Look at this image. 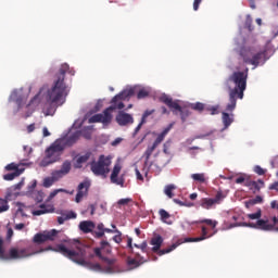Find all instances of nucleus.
Listing matches in <instances>:
<instances>
[{
    "label": "nucleus",
    "mask_w": 278,
    "mask_h": 278,
    "mask_svg": "<svg viewBox=\"0 0 278 278\" xmlns=\"http://www.w3.org/2000/svg\"><path fill=\"white\" fill-rule=\"evenodd\" d=\"M71 168H72V164L71 161H65L62 166L61 169H59L61 173L64 174V176L66 177V175H68V173H71Z\"/></svg>",
    "instance_id": "obj_30"
},
{
    "label": "nucleus",
    "mask_w": 278,
    "mask_h": 278,
    "mask_svg": "<svg viewBox=\"0 0 278 278\" xmlns=\"http://www.w3.org/2000/svg\"><path fill=\"white\" fill-rule=\"evenodd\" d=\"M134 89H126L113 97L111 103L112 105L109 106L103 111V113L96 114L89 118V123H102L103 125H110L112 123V112L114 110H123L125 108V103L118 101H125V99H129V97H134ZM118 102V103H116Z\"/></svg>",
    "instance_id": "obj_4"
},
{
    "label": "nucleus",
    "mask_w": 278,
    "mask_h": 278,
    "mask_svg": "<svg viewBox=\"0 0 278 278\" xmlns=\"http://www.w3.org/2000/svg\"><path fill=\"white\" fill-rule=\"evenodd\" d=\"M103 236H105V231L103 230H99L94 232L96 238H103Z\"/></svg>",
    "instance_id": "obj_60"
},
{
    "label": "nucleus",
    "mask_w": 278,
    "mask_h": 278,
    "mask_svg": "<svg viewBox=\"0 0 278 278\" xmlns=\"http://www.w3.org/2000/svg\"><path fill=\"white\" fill-rule=\"evenodd\" d=\"M161 103H164L167 105V108L170 110V112L174 114V116H177L180 114V118L182 123H186L188 121V116H190V109L188 106H181L179 105V100H173V98L163 94L160 98Z\"/></svg>",
    "instance_id": "obj_7"
},
{
    "label": "nucleus",
    "mask_w": 278,
    "mask_h": 278,
    "mask_svg": "<svg viewBox=\"0 0 278 278\" xmlns=\"http://www.w3.org/2000/svg\"><path fill=\"white\" fill-rule=\"evenodd\" d=\"M270 207L271 210H278V201L277 200L271 201Z\"/></svg>",
    "instance_id": "obj_62"
},
{
    "label": "nucleus",
    "mask_w": 278,
    "mask_h": 278,
    "mask_svg": "<svg viewBox=\"0 0 278 278\" xmlns=\"http://www.w3.org/2000/svg\"><path fill=\"white\" fill-rule=\"evenodd\" d=\"M270 166H271V168H277L276 175L278 176V160H277V159H274V160L270 162Z\"/></svg>",
    "instance_id": "obj_58"
},
{
    "label": "nucleus",
    "mask_w": 278,
    "mask_h": 278,
    "mask_svg": "<svg viewBox=\"0 0 278 278\" xmlns=\"http://www.w3.org/2000/svg\"><path fill=\"white\" fill-rule=\"evenodd\" d=\"M101 251H103V249L101 248L93 249L96 257H99V260H101V262L105 264L104 271L108 273L109 275L116 273V270H118V266H116V258L105 257L103 256Z\"/></svg>",
    "instance_id": "obj_10"
},
{
    "label": "nucleus",
    "mask_w": 278,
    "mask_h": 278,
    "mask_svg": "<svg viewBox=\"0 0 278 278\" xmlns=\"http://www.w3.org/2000/svg\"><path fill=\"white\" fill-rule=\"evenodd\" d=\"M64 151V144L60 141H55L45 151V157L40 161L39 166L41 168H47L55 162H60L62 157V152Z\"/></svg>",
    "instance_id": "obj_6"
},
{
    "label": "nucleus",
    "mask_w": 278,
    "mask_h": 278,
    "mask_svg": "<svg viewBox=\"0 0 278 278\" xmlns=\"http://www.w3.org/2000/svg\"><path fill=\"white\" fill-rule=\"evenodd\" d=\"M207 238V228L205 226H202V236L198 238H185L182 239V242H201L203 240H206Z\"/></svg>",
    "instance_id": "obj_23"
},
{
    "label": "nucleus",
    "mask_w": 278,
    "mask_h": 278,
    "mask_svg": "<svg viewBox=\"0 0 278 278\" xmlns=\"http://www.w3.org/2000/svg\"><path fill=\"white\" fill-rule=\"evenodd\" d=\"M191 178L198 184H205V174H192Z\"/></svg>",
    "instance_id": "obj_38"
},
{
    "label": "nucleus",
    "mask_w": 278,
    "mask_h": 278,
    "mask_svg": "<svg viewBox=\"0 0 278 278\" xmlns=\"http://www.w3.org/2000/svg\"><path fill=\"white\" fill-rule=\"evenodd\" d=\"M21 175H23V169H17L16 172L4 175L3 179L5 181H13V179H16V177H21Z\"/></svg>",
    "instance_id": "obj_29"
},
{
    "label": "nucleus",
    "mask_w": 278,
    "mask_h": 278,
    "mask_svg": "<svg viewBox=\"0 0 278 278\" xmlns=\"http://www.w3.org/2000/svg\"><path fill=\"white\" fill-rule=\"evenodd\" d=\"M176 188L177 187L175 185H167L165 187L164 193L166 194V197H168V199H173L175 197L173 190H176Z\"/></svg>",
    "instance_id": "obj_34"
},
{
    "label": "nucleus",
    "mask_w": 278,
    "mask_h": 278,
    "mask_svg": "<svg viewBox=\"0 0 278 278\" xmlns=\"http://www.w3.org/2000/svg\"><path fill=\"white\" fill-rule=\"evenodd\" d=\"M42 132H43V138L51 136V132H49V129L47 127H43Z\"/></svg>",
    "instance_id": "obj_64"
},
{
    "label": "nucleus",
    "mask_w": 278,
    "mask_h": 278,
    "mask_svg": "<svg viewBox=\"0 0 278 278\" xmlns=\"http://www.w3.org/2000/svg\"><path fill=\"white\" fill-rule=\"evenodd\" d=\"M223 199H225V195H223V191H217L215 198H202L199 201V205L203 210H212L214 205H220Z\"/></svg>",
    "instance_id": "obj_12"
},
{
    "label": "nucleus",
    "mask_w": 278,
    "mask_h": 278,
    "mask_svg": "<svg viewBox=\"0 0 278 278\" xmlns=\"http://www.w3.org/2000/svg\"><path fill=\"white\" fill-rule=\"evenodd\" d=\"M88 190H90V181L86 180L78 185L75 198L76 203H81L84 197H88Z\"/></svg>",
    "instance_id": "obj_14"
},
{
    "label": "nucleus",
    "mask_w": 278,
    "mask_h": 278,
    "mask_svg": "<svg viewBox=\"0 0 278 278\" xmlns=\"http://www.w3.org/2000/svg\"><path fill=\"white\" fill-rule=\"evenodd\" d=\"M170 129H173V124H169L166 128H164V130L156 137L153 144H155L156 147H160V144L164 142V139L166 138V136H168V131H170Z\"/></svg>",
    "instance_id": "obj_22"
},
{
    "label": "nucleus",
    "mask_w": 278,
    "mask_h": 278,
    "mask_svg": "<svg viewBox=\"0 0 278 278\" xmlns=\"http://www.w3.org/2000/svg\"><path fill=\"white\" fill-rule=\"evenodd\" d=\"M61 217L64 219V220H71L73 218H77V213L73 212V211H70L67 213H62Z\"/></svg>",
    "instance_id": "obj_41"
},
{
    "label": "nucleus",
    "mask_w": 278,
    "mask_h": 278,
    "mask_svg": "<svg viewBox=\"0 0 278 278\" xmlns=\"http://www.w3.org/2000/svg\"><path fill=\"white\" fill-rule=\"evenodd\" d=\"M249 179H247L244 176H239L238 178H236L235 182L236 184H244V186H247V181Z\"/></svg>",
    "instance_id": "obj_54"
},
{
    "label": "nucleus",
    "mask_w": 278,
    "mask_h": 278,
    "mask_svg": "<svg viewBox=\"0 0 278 278\" xmlns=\"http://www.w3.org/2000/svg\"><path fill=\"white\" fill-rule=\"evenodd\" d=\"M96 225L91 220H84L79 224V229L83 231V233H92V230L94 229Z\"/></svg>",
    "instance_id": "obj_21"
},
{
    "label": "nucleus",
    "mask_w": 278,
    "mask_h": 278,
    "mask_svg": "<svg viewBox=\"0 0 278 278\" xmlns=\"http://www.w3.org/2000/svg\"><path fill=\"white\" fill-rule=\"evenodd\" d=\"M135 173L139 181H144V177L142 176V174H140V170L138 168L135 169Z\"/></svg>",
    "instance_id": "obj_59"
},
{
    "label": "nucleus",
    "mask_w": 278,
    "mask_h": 278,
    "mask_svg": "<svg viewBox=\"0 0 278 278\" xmlns=\"http://www.w3.org/2000/svg\"><path fill=\"white\" fill-rule=\"evenodd\" d=\"M253 20L251 18V16L247 17L245 21V27H248L249 31H253Z\"/></svg>",
    "instance_id": "obj_53"
},
{
    "label": "nucleus",
    "mask_w": 278,
    "mask_h": 278,
    "mask_svg": "<svg viewBox=\"0 0 278 278\" xmlns=\"http://www.w3.org/2000/svg\"><path fill=\"white\" fill-rule=\"evenodd\" d=\"M127 266H129L130 270H134V268H138V266H140V263L136 258L128 257Z\"/></svg>",
    "instance_id": "obj_39"
},
{
    "label": "nucleus",
    "mask_w": 278,
    "mask_h": 278,
    "mask_svg": "<svg viewBox=\"0 0 278 278\" xmlns=\"http://www.w3.org/2000/svg\"><path fill=\"white\" fill-rule=\"evenodd\" d=\"M202 2H203V0H193L194 12H197V10H199V7L201 5Z\"/></svg>",
    "instance_id": "obj_56"
},
{
    "label": "nucleus",
    "mask_w": 278,
    "mask_h": 278,
    "mask_svg": "<svg viewBox=\"0 0 278 278\" xmlns=\"http://www.w3.org/2000/svg\"><path fill=\"white\" fill-rule=\"evenodd\" d=\"M36 129V124H30L27 126V132L31 134L33 131H35Z\"/></svg>",
    "instance_id": "obj_61"
},
{
    "label": "nucleus",
    "mask_w": 278,
    "mask_h": 278,
    "mask_svg": "<svg viewBox=\"0 0 278 278\" xmlns=\"http://www.w3.org/2000/svg\"><path fill=\"white\" fill-rule=\"evenodd\" d=\"M121 164H115L111 174V184H116V186H125V178L121 177L118 178V175H121L122 170Z\"/></svg>",
    "instance_id": "obj_15"
},
{
    "label": "nucleus",
    "mask_w": 278,
    "mask_h": 278,
    "mask_svg": "<svg viewBox=\"0 0 278 278\" xmlns=\"http://www.w3.org/2000/svg\"><path fill=\"white\" fill-rule=\"evenodd\" d=\"M59 192H66V194H73V191L68 192L66 189H55L54 191H52L49 194L48 201H51V200L55 199V197H58Z\"/></svg>",
    "instance_id": "obj_35"
},
{
    "label": "nucleus",
    "mask_w": 278,
    "mask_h": 278,
    "mask_svg": "<svg viewBox=\"0 0 278 278\" xmlns=\"http://www.w3.org/2000/svg\"><path fill=\"white\" fill-rule=\"evenodd\" d=\"M152 114H155V109L152 110H146L141 117V123H147V118L151 116Z\"/></svg>",
    "instance_id": "obj_44"
},
{
    "label": "nucleus",
    "mask_w": 278,
    "mask_h": 278,
    "mask_svg": "<svg viewBox=\"0 0 278 278\" xmlns=\"http://www.w3.org/2000/svg\"><path fill=\"white\" fill-rule=\"evenodd\" d=\"M240 55H241L244 64H249V62L247 60H252L253 51H251V49H243V50H241Z\"/></svg>",
    "instance_id": "obj_27"
},
{
    "label": "nucleus",
    "mask_w": 278,
    "mask_h": 278,
    "mask_svg": "<svg viewBox=\"0 0 278 278\" xmlns=\"http://www.w3.org/2000/svg\"><path fill=\"white\" fill-rule=\"evenodd\" d=\"M55 207L50 204H40L38 210L31 212L33 216H42V214H53Z\"/></svg>",
    "instance_id": "obj_17"
},
{
    "label": "nucleus",
    "mask_w": 278,
    "mask_h": 278,
    "mask_svg": "<svg viewBox=\"0 0 278 278\" xmlns=\"http://www.w3.org/2000/svg\"><path fill=\"white\" fill-rule=\"evenodd\" d=\"M5 169H7V170H14V173H16L17 170H22V173H25V168H18V166L16 165V163L8 164V165L5 166Z\"/></svg>",
    "instance_id": "obj_42"
},
{
    "label": "nucleus",
    "mask_w": 278,
    "mask_h": 278,
    "mask_svg": "<svg viewBox=\"0 0 278 278\" xmlns=\"http://www.w3.org/2000/svg\"><path fill=\"white\" fill-rule=\"evenodd\" d=\"M150 244L152 247V253H157V255H166V253H170L177 249V247L184 244V239H178L176 243H173L167 249H162V244H164V238L160 235H154L153 238L150 240Z\"/></svg>",
    "instance_id": "obj_9"
},
{
    "label": "nucleus",
    "mask_w": 278,
    "mask_h": 278,
    "mask_svg": "<svg viewBox=\"0 0 278 278\" xmlns=\"http://www.w3.org/2000/svg\"><path fill=\"white\" fill-rule=\"evenodd\" d=\"M200 225H208L212 229H216L218 222L214 219H201L198 222Z\"/></svg>",
    "instance_id": "obj_31"
},
{
    "label": "nucleus",
    "mask_w": 278,
    "mask_h": 278,
    "mask_svg": "<svg viewBox=\"0 0 278 278\" xmlns=\"http://www.w3.org/2000/svg\"><path fill=\"white\" fill-rule=\"evenodd\" d=\"M220 106L219 105H214V106H206L205 111L208 112L211 114V116H216V114H219L220 111Z\"/></svg>",
    "instance_id": "obj_37"
},
{
    "label": "nucleus",
    "mask_w": 278,
    "mask_h": 278,
    "mask_svg": "<svg viewBox=\"0 0 278 278\" xmlns=\"http://www.w3.org/2000/svg\"><path fill=\"white\" fill-rule=\"evenodd\" d=\"M157 149V146L153 143L151 147H148L143 156L146 157L144 164H149V160L151 159V155H153V151Z\"/></svg>",
    "instance_id": "obj_28"
},
{
    "label": "nucleus",
    "mask_w": 278,
    "mask_h": 278,
    "mask_svg": "<svg viewBox=\"0 0 278 278\" xmlns=\"http://www.w3.org/2000/svg\"><path fill=\"white\" fill-rule=\"evenodd\" d=\"M45 251H53V248L48 247L46 249L37 250L36 245L33 243L23 249L11 248L5 254V250L3 249V239L0 238V260H23L25 257H31V255H36L38 253H45Z\"/></svg>",
    "instance_id": "obj_5"
},
{
    "label": "nucleus",
    "mask_w": 278,
    "mask_h": 278,
    "mask_svg": "<svg viewBox=\"0 0 278 278\" xmlns=\"http://www.w3.org/2000/svg\"><path fill=\"white\" fill-rule=\"evenodd\" d=\"M28 197H30V199H34L36 203H42V201H45V192L42 191H33L28 194Z\"/></svg>",
    "instance_id": "obj_25"
},
{
    "label": "nucleus",
    "mask_w": 278,
    "mask_h": 278,
    "mask_svg": "<svg viewBox=\"0 0 278 278\" xmlns=\"http://www.w3.org/2000/svg\"><path fill=\"white\" fill-rule=\"evenodd\" d=\"M254 173H256V175H266V169L262 168V166L256 165L254 166Z\"/></svg>",
    "instance_id": "obj_51"
},
{
    "label": "nucleus",
    "mask_w": 278,
    "mask_h": 278,
    "mask_svg": "<svg viewBox=\"0 0 278 278\" xmlns=\"http://www.w3.org/2000/svg\"><path fill=\"white\" fill-rule=\"evenodd\" d=\"M91 157H92L91 151H87L85 152V154L76 156L74 168H84V164H86Z\"/></svg>",
    "instance_id": "obj_18"
},
{
    "label": "nucleus",
    "mask_w": 278,
    "mask_h": 278,
    "mask_svg": "<svg viewBox=\"0 0 278 278\" xmlns=\"http://www.w3.org/2000/svg\"><path fill=\"white\" fill-rule=\"evenodd\" d=\"M147 97H149V91H147V89H141L137 93L138 99H147Z\"/></svg>",
    "instance_id": "obj_49"
},
{
    "label": "nucleus",
    "mask_w": 278,
    "mask_h": 278,
    "mask_svg": "<svg viewBox=\"0 0 278 278\" xmlns=\"http://www.w3.org/2000/svg\"><path fill=\"white\" fill-rule=\"evenodd\" d=\"M128 203H131V198L121 199L117 202L119 205H127Z\"/></svg>",
    "instance_id": "obj_55"
},
{
    "label": "nucleus",
    "mask_w": 278,
    "mask_h": 278,
    "mask_svg": "<svg viewBox=\"0 0 278 278\" xmlns=\"http://www.w3.org/2000/svg\"><path fill=\"white\" fill-rule=\"evenodd\" d=\"M269 190H276V191L278 192V181L271 184V185L269 186Z\"/></svg>",
    "instance_id": "obj_63"
},
{
    "label": "nucleus",
    "mask_w": 278,
    "mask_h": 278,
    "mask_svg": "<svg viewBox=\"0 0 278 278\" xmlns=\"http://www.w3.org/2000/svg\"><path fill=\"white\" fill-rule=\"evenodd\" d=\"M116 123L121 125V127H125L126 125H134V116L129 113H125L119 111L116 115Z\"/></svg>",
    "instance_id": "obj_16"
},
{
    "label": "nucleus",
    "mask_w": 278,
    "mask_h": 278,
    "mask_svg": "<svg viewBox=\"0 0 278 278\" xmlns=\"http://www.w3.org/2000/svg\"><path fill=\"white\" fill-rule=\"evenodd\" d=\"M66 73L72 77L75 76V70H71L67 63H63L55 75L53 86L48 89L46 93V101L49 103V108L45 110L46 116H53L60 105L66 103V97H68V86L64 79H66Z\"/></svg>",
    "instance_id": "obj_1"
},
{
    "label": "nucleus",
    "mask_w": 278,
    "mask_h": 278,
    "mask_svg": "<svg viewBox=\"0 0 278 278\" xmlns=\"http://www.w3.org/2000/svg\"><path fill=\"white\" fill-rule=\"evenodd\" d=\"M115 233L117 235L113 237V240L116 242V244H121V242H123V238L121 237L122 233L118 231V229H115Z\"/></svg>",
    "instance_id": "obj_50"
},
{
    "label": "nucleus",
    "mask_w": 278,
    "mask_h": 278,
    "mask_svg": "<svg viewBox=\"0 0 278 278\" xmlns=\"http://www.w3.org/2000/svg\"><path fill=\"white\" fill-rule=\"evenodd\" d=\"M89 250L90 248H88L87 245L78 243L75 250H71L64 247V244H59L55 251L58 253H61V255H64V257H67L75 264H78V266H87L88 268H90V270H94L96 273H105V264L104 266H101V264L99 263L92 264L87 262L86 255H88Z\"/></svg>",
    "instance_id": "obj_3"
},
{
    "label": "nucleus",
    "mask_w": 278,
    "mask_h": 278,
    "mask_svg": "<svg viewBox=\"0 0 278 278\" xmlns=\"http://www.w3.org/2000/svg\"><path fill=\"white\" fill-rule=\"evenodd\" d=\"M245 186L250 188V190H261L262 187L254 180H247Z\"/></svg>",
    "instance_id": "obj_36"
},
{
    "label": "nucleus",
    "mask_w": 278,
    "mask_h": 278,
    "mask_svg": "<svg viewBox=\"0 0 278 278\" xmlns=\"http://www.w3.org/2000/svg\"><path fill=\"white\" fill-rule=\"evenodd\" d=\"M149 247V244L147 243V241H143L140 245L139 249L142 251V253H147V248Z\"/></svg>",
    "instance_id": "obj_57"
},
{
    "label": "nucleus",
    "mask_w": 278,
    "mask_h": 278,
    "mask_svg": "<svg viewBox=\"0 0 278 278\" xmlns=\"http://www.w3.org/2000/svg\"><path fill=\"white\" fill-rule=\"evenodd\" d=\"M274 224H268V220L258 219L256 223H243L242 227H252L253 229H262L263 231H273L278 223L277 217H273Z\"/></svg>",
    "instance_id": "obj_11"
},
{
    "label": "nucleus",
    "mask_w": 278,
    "mask_h": 278,
    "mask_svg": "<svg viewBox=\"0 0 278 278\" xmlns=\"http://www.w3.org/2000/svg\"><path fill=\"white\" fill-rule=\"evenodd\" d=\"M100 249H102V251L106 250V253H112V248L110 247V242L108 241H101Z\"/></svg>",
    "instance_id": "obj_46"
},
{
    "label": "nucleus",
    "mask_w": 278,
    "mask_h": 278,
    "mask_svg": "<svg viewBox=\"0 0 278 278\" xmlns=\"http://www.w3.org/2000/svg\"><path fill=\"white\" fill-rule=\"evenodd\" d=\"M62 177H65V176L60 169L52 172V179H54V181H60Z\"/></svg>",
    "instance_id": "obj_47"
},
{
    "label": "nucleus",
    "mask_w": 278,
    "mask_h": 278,
    "mask_svg": "<svg viewBox=\"0 0 278 278\" xmlns=\"http://www.w3.org/2000/svg\"><path fill=\"white\" fill-rule=\"evenodd\" d=\"M110 166H112V157L102 154L98 161L90 163V170L96 177H103L105 179L110 174Z\"/></svg>",
    "instance_id": "obj_8"
},
{
    "label": "nucleus",
    "mask_w": 278,
    "mask_h": 278,
    "mask_svg": "<svg viewBox=\"0 0 278 278\" xmlns=\"http://www.w3.org/2000/svg\"><path fill=\"white\" fill-rule=\"evenodd\" d=\"M36 186H38V181L33 180L29 185H28V190H27V197L29 194H31V192H36Z\"/></svg>",
    "instance_id": "obj_48"
},
{
    "label": "nucleus",
    "mask_w": 278,
    "mask_h": 278,
    "mask_svg": "<svg viewBox=\"0 0 278 278\" xmlns=\"http://www.w3.org/2000/svg\"><path fill=\"white\" fill-rule=\"evenodd\" d=\"M79 136H81V132L76 131L74 132L72 136L63 139L61 142V144H63V147H73V144H75V142H77L79 140Z\"/></svg>",
    "instance_id": "obj_19"
},
{
    "label": "nucleus",
    "mask_w": 278,
    "mask_h": 278,
    "mask_svg": "<svg viewBox=\"0 0 278 278\" xmlns=\"http://www.w3.org/2000/svg\"><path fill=\"white\" fill-rule=\"evenodd\" d=\"M58 237V230L52 229L47 232H39L34 236L33 242L35 244H45V242H49V240L52 242Z\"/></svg>",
    "instance_id": "obj_13"
},
{
    "label": "nucleus",
    "mask_w": 278,
    "mask_h": 278,
    "mask_svg": "<svg viewBox=\"0 0 278 278\" xmlns=\"http://www.w3.org/2000/svg\"><path fill=\"white\" fill-rule=\"evenodd\" d=\"M247 79H249V68L245 72H233L225 81L229 90V103L226 105V112H233L238 99H244L247 90Z\"/></svg>",
    "instance_id": "obj_2"
},
{
    "label": "nucleus",
    "mask_w": 278,
    "mask_h": 278,
    "mask_svg": "<svg viewBox=\"0 0 278 278\" xmlns=\"http://www.w3.org/2000/svg\"><path fill=\"white\" fill-rule=\"evenodd\" d=\"M10 210V205H8V200L0 198V214H3V212H8Z\"/></svg>",
    "instance_id": "obj_40"
},
{
    "label": "nucleus",
    "mask_w": 278,
    "mask_h": 278,
    "mask_svg": "<svg viewBox=\"0 0 278 278\" xmlns=\"http://www.w3.org/2000/svg\"><path fill=\"white\" fill-rule=\"evenodd\" d=\"M222 121L224 123V127L225 129H227L228 127L231 126V123H233V113H227V112H223L222 113Z\"/></svg>",
    "instance_id": "obj_24"
},
{
    "label": "nucleus",
    "mask_w": 278,
    "mask_h": 278,
    "mask_svg": "<svg viewBox=\"0 0 278 278\" xmlns=\"http://www.w3.org/2000/svg\"><path fill=\"white\" fill-rule=\"evenodd\" d=\"M248 218H250V220H260V218H262V210L258 208L256 213L248 214Z\"/></svg>",
    "instance_id": "obj_43"
},
{
    "label": "nucleus",
    "mask_w": 278,
    "mask_h": 278,
    "mask_svg": "<svg viewBox=\"0 0 278 278\" xmlns=\"http://www.w3.org/2000/svg\"><path fill=\"white\" fill-rule=\"evenodd\" d=\"M264 55H266V53L264 52H257L255 54H252V59H247L248 64H251L252 66H254V68H257V66H260V62H262Z\"/></svg>",
    "instance_id": "obj_20"
},
{
    "label": "nucleus",
    "mask_w": 278,
    "mask_h": 278,
    "mask_svg": "<svg viewBox=\"0 0 278 278\" xmlns=\"http://www.w3.org/2000/svg\"><path fill=\"white\" fill-rule=\"evenodd\" d=\"M54 182H55V179L52 176L46 177L43 179V188H51V186H53Z\"/></svg>",
    "instance_id": "obj_45"
},
{
    "label": "nucleus",
    "mask_w": 278,
    "mask_h": 278,
    "mask_svg": "<svg viewBox=\"0 0 278 278\" xmlns=\"http://www.w3.org/2000/svg\"><path fill=\"white\" fill-rule=\"evenodd\" d=\"M191 110H194V112H203L206 110V106L202 102H195L190 104Z\"/></svg>",
    "instance_id": "obj_32"
},
{
    "label": "nucleus",
    "mask_w": 278,
    "mask_h": 278,
    "mask_svg": "<svg viewBox=\"0 0 278 278\" xmlns=\"http://www.w3.org/2000/svg\"><path fill=\"white\" fill-rule=\"evenodd\" d=\"M159 215L161 216V220L163 223H166V225H173V222H169L168 218H170V213L167 212L166 210L164 208H161L159 211Z\"/></svg>",
    "instance_id": "obj_26"
},
{
    "label": "nucleus",
    "mask_w": 278,
    "mask_h": 278,
    "mask_svg": "<svg viewBox=\"0 0 278 278\" xmlns=\"http://www.w3.org/2000/svg\"><path fill=\"white\" fill-rule=\"evenodd\" d=\"M264 199L261 195H256L254 199L245 202V207H251L253 205H257V203H262Z\"/></svg>",
    "instance_id": "obj_33"
},
{
    "label": "nucleus",
    "mask_w": 278,
    "mask_h": 278,
    "mask_svg": "<svg viewBox=\"0 0 278 278\" xmlns=\"http://www.w3.org/2000/svg\"><path fill=\"white\" fill-rule=\"evenodd\" d=\"M40 103V93H37L29 102V105H38Z\"/></svg>",
    "instance_id": "obj_52"
}]
</instances>
